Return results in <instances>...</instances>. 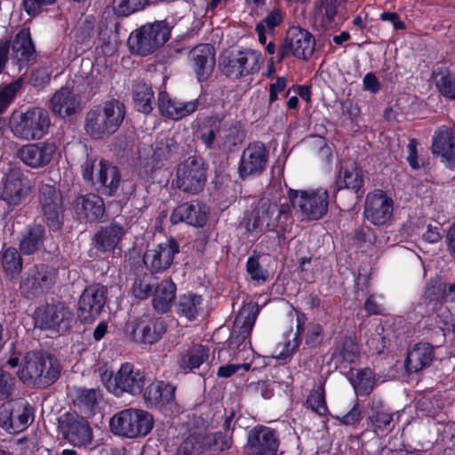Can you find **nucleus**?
Wrapping results in <instances>:
<instances>
[{
  "label": "nucleus",
  "instance_id": "1",
  "mask_svg": "<svg viewBox=\"0 0 455 455\" xmlns=\"http://www.w3.org/2000/svg\"><path fill=\"white\" fill-rule=\"evenodd\" d=\"M125 114V105L118 100L112 99L94 106L86 113L85 132L94 140L109 137L119 129Z\"/></svg>",
  "mask_w": 455,
  "mask_h": 455
},
{
  "label": "nucleus",
  "instance_id": "2",
  "mask_svg": "<svg viewBox=\"0 0 455 455\" xmlns=\"http://www.w3.org/2000/svg\"><path fill=\"white\" fill-rule=\"evenodd\" d=\"M60 365L58 359L47 353L30 351L27 353L23 366L19 371L20 380L37 388L53 384L60 377Z\"/></svg>",
  "mask_w": 455,
  "mask_h": 455
},
{
  "label": "nucleus",
  "instance_id": "3",
  "mask_svg": "<svg viewBox=\"0 0 455 455\" xmlns=\"http://www.w3.org/2000/svg\"><path fill=\"white\" fill-rule=\"evenodd\" d=\"M51 126L48 111L43 108H28L25 111L13 110L9 119V128L12 135L20 140L29 141L41 140Z\"/></svg>",
  "mask_w": 455,
  "mask_h": 455
},
{
  "label": "nucleus",
  "instance_id": "4",
  "mask_svg": "<svg viewBox=\"0 0 455 455\" xmlns=\"http://www.w3.org/2000/svg\"><path fill=\"white\" fill-rule=\"evenodd\" d=\"M170 34V27L165 20L147 23L130 35L128 45L132 52L145 56L164 45Z\"/></svg>",
  "mask_w": 455,
  "mask_h": 455
},
{
  "label": "nucleus",
  "instance_id": "5",
  "mask_svg": "<svg viewBox=\"0 0 455 455\" xmlns=\"http://www.w3.org/2000/svg\"><path fill=\"white\" fill-rule=\"evenodd\" d=\"M153 424L150 413L132 408L115 414L109 423L113 434L127 438L145 436L152 429Z\"/></svg>",
  "mask_w": 455,
  "mask_h": 455
},
{
  "label": "nucleus",
  "instance_id": "6",
  "mask_svg": "<svg viewBox=\"0 0 455 455\" xmlns=\"http://www.w3.org/2000/svg\"><path fill=\"white\" fill-rule=\"evenodd\" d=\"M261 54L254 50L225 52L220 57L221 72L231 79L257 73L261 66Z\"/></svg>",
  "mask_w": 455,
  "mask_h": 455
},
{
  "label": "nucleus",
  "instance_id": "7",
  "mask_svg": "<svg viewBox=\"0 0 455 455\" xmlns=\"http://www.w3.org/2000/svg\"><path fill=\"white\" fill-rule=\"evenodd\" d=\"M293 208H299L308 220H321L328 212L329 194L326 189L293 190L288 193Z\"/></svg>",
  "mask_w": 455,
  "mask_h": 455
},
{
  "label": "nucleus",
  "instance_id": "8",
  "mask_svg": "<svg viewBox=\"0 0 455 455\" xmlns=\"http://www.w3.org/2000/svg\"><path fill=\"white\" fill-rule=\"evenodd\" d=\"M363 184V172L355 163L347 162L341 165L337 177V186L339 190L348 189L349 191L344 193V196L350 199L347 204L340 202L339 207L342 211L349 212L354 209L364 193Z\"/></svg>",
  "mask_w": 455,
  "mask_h": 455
},
{
  "label": "nucleus",
  "instance_id": "9",
  "mask_svg": "<svg viewBox=\"0 0 455 455\" xmlns=\"http://www.w3.org/2000/svg\"><path fill=\"white\" fill-rule=\"evenodd\" d=\"M58 429L69 443L85 447L92 441V429L89 422L76 412H66L58 420Z\"/></svg>",
  "mask_w": 455,
  "mask_h": 455
},
{
  "label": "nucleus",
  "instance_id": "10",
  "mask_svg": "<svg viewBox=\"0 0 455 455\" xmlns=\"http://www.w3.org/2000/svg\"><path fill=\"white\" fill-rule=\"evenodd\" d=\"M315 45V39L307 30L291 27L287 31L284 42L277 50V60L283 61L291 54L299 59H307L313 54Z\"/></svg>",
  "mask_w": 455,
  "mask_h": 455
},
{
  "label": "nucleus",
  "instance_id": "11",
  "mask_svg": "<svg viewBox=\"0 0 455 455\" xmlns=\"http://www.w3.org/2000/svg\"><path fill=\"white\" fill-rule=\"evenodd\" d=\"M205 181V169L201 158L190 156L179 165L176 185L183 192L196 194L203 190Z\"/></svg>",
  "mask_w": 455,
  "mask_h": 455
},
{
  "label": "nucleus",
  "instance_id": "12",
  "mask_svg": "<svg viewBox=\"0 0 455 455\" xmlns=\"http://www.w3.org/2000/svg\"><path fill=\"white\" fill-rule=\"evenodd\" d=\"M146 385V374L132 363H124L116 371L115 383L110 387L116 396H122L124 394L137 396L142 394Z\"/></svg>",
  "mask_w": 455,
  "mask_h": 455
},
{
  "label": "nucleus",
  "instance_id": "13",
  "mask_svg": "<svg viewBox=\"0 0 455 455\" xmlns=\"http://www.w3.org/2000/svg\"><path fill=\"white\" fill-rule=\"evenodd\" d=\"M38 200L48 227L52 230H59L64 212L61 193L52 185L43 184L39 188Z\"/></svg>",
  "mask_w": 455,
  "mask_h": 455
},
{
  "label": "nucleus",
  "instance_id": "14",
  "mask_svg": "<svg viewBox=\"0 0 455 455\" xmlns=\"http://www.w3.org/2000/svg\"><path fill=\"white\" fill-rule=\"evenodd\" d=\"M55 269L47 265H36L28 269L20 283V291L28 299H34L50 289L55 283Z\"/></svg>",
  "mask_w": 455,
  "mask_h": 455
},
{
  "label": "nucleus",
  "instance_id": "15",
  "mask_svg": "<svg viewBox=\"0 0 455 455\" xmlns=\"http://www.w3.org/2000/svg\"><path fill=\"white\" fill-rule=\"evenodd\" d=\"M259 313V307L255 303H247L243 306L235 317V329L229 338L230 349L243 350L246 347L245 339L250 337Z\"/></svg>",
  "mask_w": 455,
  "mask_h": 455
},
{
  "label": "nucleus",
  "instance_id": "16",
  "mask_svg": "<svg viewBox=\"0 0 455 455\" xmlns=\"http://www.w3.org/2000/svg\"><path fill=\"white\" fill-rule=\"evenodd\" d=\"M106 287L94 284L85 288L78 300L77 315L84 323H92L106 303Z\"/></svg>",
  "mask_w": 455,
  "mask_h": 455
},
{
  "label": "nucleus",
  "instance_id": "17",
  "mask_svg": "<svg viewBox=\"0 0 455 455\" xmlns=\"http://www.w3.org/2000/svg\"><path fill=\"white\" fill-rule=\"evenodd\" d=\"M279 443L275 429L257 426L249 432L246 449L249 455H276Z\"/></svg>",
  "mask_w": 455,
  "mask_h": 455
},
{
  "label": "nucleus",
  "instance_id": "18",
  "mask_svg": "<svg viewBox=\"0 0 455 455\" xmlns=\"http://www.w3.org/2000/svg\"><path fill=\"white\" fill-rule=\"evenodd\" d=\"M394 211L393 200L382 190H375L367 195L363 215L374 226L387 224Z\"/></svg>",
  "mask_w": 455,
  "mask_h": 455
},
{
  "label": "nucleus",
  "instance_id": "19",
  "mask_svg": "<svg viewBox=\"0 0 455 455\" xmlns=\"http://www.w3.org/2000/svg\"><path fill=\"white\" fill-rule=\"evenodd\" d=\"M179 252V243L174 239H169L147 250L143 256V262L151 273H161L171 267L174 256Z\"/></svg>",
  "mask_w": 455,
  "mask_h": 455
},
{
  "label": "nucleus",
  "instance_id": "20",
  "mask_svg": "<svg viewBox=\"0 0 455 455\" xmlns=\"http://www.w3.org/2000/svg\"><path fill=\"white\" fill-rule=\"evenodd\" d=\"M268 152L261 142L249 144L242 153L238 168L242 179L260 174L267 166Z\"/></svg>",
  "mask_w": 455,
  "mask_h": 455
},
{
  "label": "nucleus",
  "instance_id": "21",
  "mask_svg": "<svg viewBox=\"0 0 455 455\" xmlns=\"http://www.w3.org/2000/svg\"><path fill=\"white\" fill-rule=\"evenodd\" d=\"M188 65L199 82L207 80L215 67V50L209 44H201L189 51Z\"/></svg>",
  "mask_w": 455,
  "mask_h": 455
},
{
  "label": "nucleus",
  "instance_id": "22",
  "mask_svg": "<svg viewBox=\"0 0 455 455\" xmlns=\"http://www.w3.org/2000/svg\"><path fill=\"white\" fill-rule=\"evenodd\" d=\"M71 321L72 313L61 303L47 305L36 312V322L43 329L65 332Z\"/></svg>",
  "mask_w": 455,
  "mask_h": 455
},
{
  "label": "nucleus",
  "instance_id": "23",
  "mask_svg": "<svg viewBox=\"0 0 455 455\" xmlns=\"http://www.w3.org/2000/svg\"><path fill=\"white\" fill-rule=\"evenodd\" d=\"M56 150L57 147L52 142L34 143L21 147L17 155L26 165L41 168L51 163Z\"/></svg>",
  "mask_w": 455,
  "mask_h": 455
},
{
  "label": "nucleus",
  "instance_id": "24",
  "mask_svg": "<svg viewBox=\"0 0 455 455\" xmlns=\"http://www.w3.org/2000/svg\"><path fill=\"white\" fill-rule=\"evenodd\" d=\"M28 191V187L22 172L18 169H11L4 179L0 196L9 206L15 207L21 203Z\"/></svg>",
  "mask_w": 455,
  "mask_h": 455
},
{
  "label": "nucleus",
  "instance_id": "25",
  "mask_svg": "<svg viewBox=\"0 0 455 455\" xmlns=\"http://www.w3.org/2000/svg\"><path fill=\"white\" fill-rule=\"evenodd\" d=\"M165 331L164 320L150 315L139 318L133 326L134 339L143 344L156 343Z\"/></svg>",
  "mask_w": 455,
  "mask_h": 455
},
{
  "label": "nucleus",
  "instance_id": "26",
  "mask_svg": "<svg viewBox=\"0 0 455 455\" xmlns=\"http://www.w3.org/2000/svg\"><path fill=\"white\" fill-rule=\"evenodd\" d=\"M346 0H316L313 13V25L320 32H325L337 26L335 18L338 9Z\"/></svg>",
  "mask_w": 455,
  "mask_h": 455
},
{
  "label": "nucleus",
  "instance_id": "27",
  "mask_svg": "<svg viewBox=\"0 0 455 455\" xmlns=\"http://www.w3.org/2000/svg\"><path fill=\"white\" fill-rule=\"evenodd\" d=\"M432 152L440 155L450 169L455 168V142L451 128L443 125L434 133Z\"/></svg>",
  "mask_w": 455,
  "mask_h": 455
},
{
  "label": "nucleus",
  "instance_id": "28",
  "mask_svg": "<svg viewBox=\"0 0 455 455\" xmlns=\"http://www.w3.org/2000/svg\"><path fill=\"white\" fill-rule=\"evenodd\" d=\"M49 108L54 115L64 118L81 109V99L69 88L61 87L51 98Z\"/></svg>",
  "mask_w": 455,
  "mask_h": 455
},
{
  "label": "nucleus",
  "instance_id": "29",
  "mask_svg": "<svg viewBox=\"0 0 455 455\" xmlns=\"http://www.w3.org/2000/svg\"><path fill=\"white\" fill-rule=\"evenodd\" d=\"M199 106L198 100L180 101L171 99L166 92L158 94V108L162 116L172 120H180L194 113Z\"/></svg>",
  "mask_w": 455,
  "mask_h": 455
},
{
  "label": "nucleus",
  "instance_id": "30",
  "mask_svg": "<svg viewBox=\"0 0 455 455\" xmlns=\"http://www.w3.org/2000/svg\"><path fill=\"white\" fill-rule=\"evenodd\" d=\"M223 121V117L216 116L213 124L217 126V146L220 149H231L243 138L242 124L236 120Z\"/></svg>",
  "mask_w": 455,
  "mask_h": 455
},
{
  "label": "nucleus",
  "instance_id": "31",
  "mask_svg": "<svg viewBox=\"0 0 455 455\" xmlns=\"http://www.w3.org/2000/svg\"><path fill=\"white\" fill-rule=\"evenodd\" d=\"M120 185V173L118 169L107 161L100 160L98 164L93 186L98 191L107 196H112Z\"/></svg>",
  "mask_w": 455,
  "mask_h": 455
},
{
  "label": "nucleus",
  "instance_id": "32",
  "mask_svg": "<svg viewBox=\"0 0 455 455\" xmlns=\"http://www.w3.org/2000/svg\"><path fill=\"white\" fill-rule=\"evenodd\" d=\"M275 210L273 203L267 198H261L254 208L244 214L241 225L250 233L261 232L267 228V214Z\"/></svg>",
  "mask_w": 455,
  "mask_h": 455
},
{
  "label": "nucleus",
  "instance_id": "33",
  "mask_svg": "<svg viewBox=\"0 0 455 455\" xmlns=\"http://www.w3.org/2000/svg\"><path fill=\"white\" fill-rule=\"evenodd\" d=\"M172 224L186 222L194 227H203L207 220V214L198 203H185L176 207L170 217Z\"/></svg>",
  "mask_w": 455,
  "mask_h": 455
},
{
  "label": "nucleus",
  "instance_id": "34",
  "mask_svg": "<svg viewBox=\"0 0 455 455\" xmlns=\"http://www.w3.org/2000/svg\"><path fill=\"white\" fill-rule=\"evenodd\" d=\"M125 231L124 227L113 221L94 235L95 247L98 251L106 252L114 251L121 242Z\"/></svg>",
  "mask_w": 455,
  "mask_h": 455
},
{
  "label": "nucleus",
  "instance_id": "35",
  "mask_svg": "<svg viewBox=\"0 0 455 455\" xmlns=\"http://www.w3.org/2000/svg\"><path fill=\"white\" fill-rule=\"evenodd\" d=\"M76 213L89 221H95L105 212L103 199L96 194H87L78 196L75 201Z\"/></svg>",
  "mask_w": 455,
  "mask_h": 455
},
{
  "label": "nucleus",
  "instance_id": "36",
  "mask_svg": "<svg viewBox=\"0 0 455 455\" xmlns=\"http://www.w3.org/2000/svg\"><path fill=\"white\" fill-rule=\"evenodd\" d=\"M435 347L429 343H418L408 351L405 366L410 372L428 367L435 358Z\"/></svg>",
  "mask_w": 455,
  "mask_h": 455
},
{
  "label": "nucleus",
  "instance_id": "37",
  "mask_svg": "<svg viewBox=\"0 0 455 455\" xmlns=\"http://www.w3.org/2000/svg\"><path fill=\"white\" fill-rule=\"evenodd\" d=\"M101 400L102 394L100 388L78 387L75 391L73 403L81 413L90 417L96 413Z\"/></svg>",
  "mask_w": 455,
  "mask_h": 455
},
{
  "label": "nucleus",
  "instance_id": "38",
  "mask_svg": "<svg viewBox=\"0 0 455 455\" xmlns=\"http://www.w3.org/2000/svg\"><path fill=\"white\" fill-rule=\"evenodd\" d=\"M143 398L148 405H164L174 400L175 387L162 381H155L145 386Z\"/></svg>",
  "mask_w": 455,
  "mask_h": 455
},
{
  "label": "nucleus",
  "instance_id": "39",
  "mask_svg": "<svg viewBox=\"0 0 455 455\" xmlns=\"http://www.w3.org/2000/svg\"><path fill=\"white\" fill-rule=\"evenodd\" d=\"M12 58L20 65L28 64L36 60V51L28 30H20L12 45Z\"/></svg>",
  "mask_w": 455,
  "mask_h": 455
},
{
  "label": "nucleus",
  "instance_id": "40",
  "mask_svg": "<svg viewBox=\"0 0 455 455\" xmlns=\"http://www.w3.org/2000/svg\"><path fill=\"white\" fill-rule=\"evenodd\" d=\"M153 307L156 311L165 313L175 298L176 285L171 279H164L155 286Z\"/></svg>",
  "mask_w": 455,
  "mask_h": 455
},
{
  "label": "nucleus",
  "instance_id": "41",
  "mask_svg": "<svg viewBox=\"0 0 455 455\" xmlns=\"http://www.w3.org/2000/svg\"><path fill=\"white\" fill-rule=\"evenodd\" d=\"M33 421V409L24 400H14L11 419L10 433H20L25 430Z\"/></svg>",
  "mask_w": 455,
  "mask_h": 455
},
{
  "label": "nucleus",
  "instance_id": "42",
  "mask_svg": "<svg viewBox=\"0 0 455 455\" xmlns=\"http://www.w3.org/2000/svg\"><path fill=\"white\" fill-rule=\"evenodd\" d=\"M44 234V228L38 224L29 226L22 235L20 250L23 254H33L40 248Z\"/></svg>",
  "mask_w": 455,
  "mask_h": 455
},
{
  "label": "nucleus",
  "instance_id": "43",
  "mask_svg": "<svg viewBox=\"0 0 455 455\" xmlns=\"http://www.w3.org/2000/svg\"><path fill=\"white\" fill-rule=\"evenodd\" d=\"M135 107L140 112L149 113L152 109L154 92L150 84L142 80L136 81L132 88Z\"/></svg>",
  "mask_w": 455,
  "mask_h": 455
},
{
  "label": "nucleus",
  "instance_id": "44",
  "mask_svg": "<svg viewBox=\"0 0 455 455\" xmlns=\"http://www.w3.org/2000/svg\"><path fill=\"white\" fill-rule=\"evenodd\" d=\"M209 349L203 345H196L186 353L180 355L179 365L184 370H193L198 368L208 359Z\"/></svg>",
  "mask_w": 455,
  "mask_h": 455
},
{
  "label": "nucleus",
  "instance_id": "45",
  "mask_svg": "<svg viewBox=\"0 0 455 455\" xmlns=\"http://www.w3.org/2000/svg\"><path fill=\"white\" fill-rule=\"evenodd\" d=\"M202 297L194 293L180 296L177 303V313L188 320H194L199 313Z\"/></svg>",
  "mask_w": 455,
  "mask_h": 455
},
{
  "label": "nucleus",
  "instance_id": "46",
  "mask_svg": "<svg viewBox=\"0 0 455 455\" xmlns=\"http://www.w3.org/2000/svg\"><path fill=\"white\" fill-rule=\"evenodd\" d=\"M275 210L267 214V228L271 230L280 228L284 230L287 224L292 221L291 206L289 204H283L277 206L273 203Z\"/></svg>",
  "mask_w": 455,
  "mask_h": 455
},
{
  "label": "nucleus",
  "instance_id": "47",
  "mask_svg": "<svg viewBox=\"0 0 455 455\" xmlns=\"http://www.w3.org/2000/svg\"><path fill=\"white\" fill-rule=\"evenodd\" d=\"M156 283L157 280L152 274L137 275L133 280L132 292L135 298L144 300L153 294V289Z\"/></svg>",
  "mask_w": 455,
  "mask_h": 455
},
{
  "label": "nucleus",
  "instance_id": "48",
  "mask_svg": "<svg viewBox=\"0 0 455 455\" xmlns=\"http://www.w3.org/2000/svg\"><path fill=\"white\" fill-rule=\"evenodd\" d=\"M1 265L7 275L14 277L22 270V259L15 248L9 247L2 253Z\"/></svg>",
  "mask_w": 455,
  "mask_h": 455
},
{
  "label": "nucleus",
  "instance_id": "49",
  "mask_svg": "<svg viewBox=\"0 0 455 455\" xmlns=\"http://www.w3.org/2000/svg\"><path fill=\"white\" fill-rule=\"evenodd\" d=\"M450 286L451 283L431 280L426 287L424 298L428 301H438L443 299L455 300L453 291H449Z\"/></svg>",
  "mask_w": 455,
  "mask_h": 455
},
{
  "label": "nucleus",
  "instance_id": "50",
  "mask_svg": "<svg viewBox=\"0 0 455 455\" xmlns=\"http://www.w3.org/2000/svg\"><path fill=\"white\" fill-rule=\"evenodd\" d=\"M204 452L207 450L223 451L231 445L229 439L221 432L206 434L199 432Z\"/></svg>",
  "mask_w": 455,
  "mask_h": 455
},
{
  "label": "nucleus",
  "instance_id": "51",
  "mask_svg": "<svg viewBox=\"0 0 455 455\" xmlns=\"http://www.w3.org/2000/svg\"><path fill=\"white\" fill-rule=\"evenodd\" d=\"M355 391L359 395H369L375 387L374 374L369 368L357 371L352 379Z\"/></svg>",
  "mask_w": 455,
  "mask_h": 455
},
{
  "label": "nucleus",
  "instance_id": "52",
  "mask_svg": "<svg viewBox=\"0 0 455 455\" xmlns=\"http://www.w3.org/2000/svg\"><path fill=\"white\" fill-rule=\"evenodd\" d=\"M371 409L372 414L370 416V419L373 426L381 430L389 429L393 421V414L383 409L382 401L373 399L371 403Z\"/></svg>",
  "mask_w": 455,
  "mask_h": 455
},
{
  "label": "nucleus",
  "instance_id": "53",
  "mask_svg": "<svg viewBox=\"0 0 455 455\" xmlns=\"http://www.w3.org/2000/svg\"><path fill=\"white\" fill-rule=\"evenodd\" d=\"M324 382L321 379L317 387H314L307 398V405L318 415H325L327 405L323 388Z\"/></svg>",
  "mask_w": 455,
  "mask_h": 455
},
{
  "label": "nucleus",
  "instance_id": "54",
  "mask_svg": "<svg viewBox=\"0 0 455 455\" xmlns=\"http://www.w3.org/2000/svg\"><path fill=\"white\" fill-rule=\"evenodd\" d=\"M199 432L189 434L178 445L174 455H199L204 452Z\"/></svg>",
  "mask_w": 455,
  "mask_h": 455
},
{
  "label": "nucleus",
  "instance_id": "55",
  "mask_svg": "<svg viewBox=\"0 0 455 455\" xmlns=\"http://www.w3.org/2000/svg\"><path fill=\"white\" fill-rule=\"evenodd\" d=\"M359 356V350L356 343L351 339H346L341 346L337 347L333 357L340 362L347 363H355Z\"/></svg>",
  "mask_w": 455,
  "mask_h": 455
},
{
  "label": "nucleus",
  "instance_id": "56",
  "mask_svg": "<svg viewBox=\"0 0 455 455\" xmlns=\"http://www.w3.org/2000/svg\"><path fill=\"white\" fill-rule=\"evenodd\" d=\"M23 80L19 78L8 84L0 87V115L3 114L20 91Z\"/></svg>",
  "mask_w": 455,
  "mask_h": 455
},
{
  "label": "nucleus",
  "instance_id": "57",
  "mask_svg": "<svg viewBox=\"0 0 455 455\" xmlns=\"http://www.w3.org/2000/svg\"><path fill=\"white\" fill-rule=\"evenodd\" d=\"M149 0H114V10L118 16L130 14L144 9Z\"/></svg>",
  "mask_w": 455,
  "mask_h": 455
},
{
  "label": "nucleus",
  "instance_id": "58",
  "mask_svg": "<svg viewBox=\"0 0 455 455\" xmlns=\"http://www.w3.org/2000/svg\"><path fill=\"white\" fill-rule=\"evenodd\" d=\"M176 145L172 140L166 139L156 142L154 148L153 157L156 161L168 159L176 149Z\"/></svg>",
  "mask_w": 455,
  "mask_h": 455
},
{
  "label": "nucleus",
  "instance_id": "59",
  "mask_svg": "<svg viewBox=\"0 0 455 455\" xmlns=\"http://www.w3.org/2000/svg\"><path fill=\"white\" fill-rule=\"evenodd\" d=\"M15 386V378L9 372L0 369V400L12 396Z\"/></svg>",
  "mask_w": 455,
  "mask_h": 455
},
{
  "label": "nucleus",
  "instance_id": "60",
  "mask_svg": "<svg viewBox=\"0 0 455 455\" xmlns=\"http://www.w3.org/2000/svg\"><path fill=\"white\" fill-rule=\"evenodd\" d=\"M246 270L251 278L255 281L265 282L267 278V273L260 266L259 257H250L246 263Z\"/></svg>",
  "mask_w": 455,
  "mask_h": 455
},
{
  "label": "nucleus",
  "instance_id": "61",
  "mask_svg": "<svg viewBox=\"0 0 455 455\" xmlns=\"http://www.w3.org/2000/svg\"><path fill=\"white\" fill-rule=\"evenodd\" d=\"M306 322V316L303 314L297 315V332L296 336L294 338L293 344L291 345L290 343L285 344V350L280 352L278 355V357L285 358L289 356L299 346V335L304 331V325Z\"/></svg>",
  "mask_w": 455,
  "mask_h": 455
},
{
  "label": "nucleus",
  "instance_id": "62",
  "mask_svg": "<svg viewBox=\"0 0 455 455\" xmlns=\"http://www.w3.org/2000/svg\"><path fill=\"white\" fill-rule=\"evenodd\" d=\"M51 80V71L47 67H40L34 69L29 77L30 84L35 87L47 84Z\"/></svg>",
  "mask_w": 455,
  "mask_h": 455
},
{
  "label": "nucleus",
  "instance_id": "63",
  "mask_svg": "<svg viewBox=\"0 0 455 455\" xmlns=\"http://www.w3.org/2000/svg\"><path fill=\"white\" fill-rule=\"evenodd\" d=\"M56 0H23L22 5L25 12L31 16L39 14L44 7L52 5Z\"/></svg>",
  "mask_w": 455,
  "mask_h": 455
},
{
  "label": "nucleus",
  "instance_id": "64",
  "mask_svg": "<svg viewBox=\"0 0 455 455\" xmlns=\"http://www.w3.org/2000/svg\"><path fill=\"white\" fill-rule=\"evenodd\" d=\"M437 87L443 96L455 100V77L442 76L437 81Z\"/></svg>",
  "mask_w": 455,
  "mask_h": 455
}]
</instances>
